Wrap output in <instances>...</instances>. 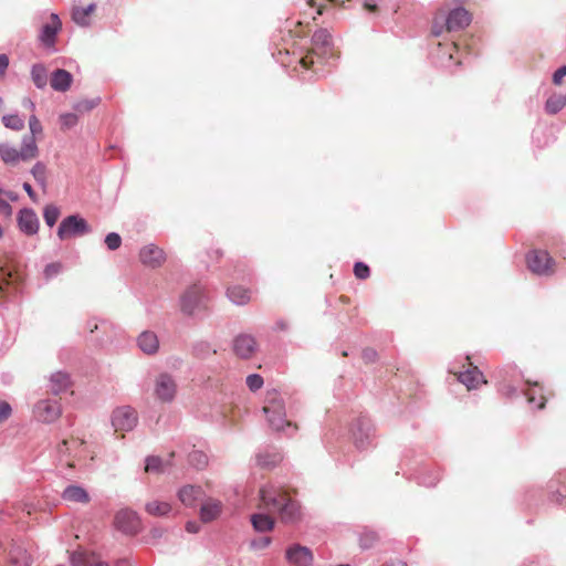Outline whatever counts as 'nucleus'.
Here are the masks:
<instances>
[{"mask_svg": "<svg viewBox=\"0 0 566 566\" xmlns=\"http://www.w3.org/2000/svg\"><path fill=\"white\" fill-rule=\"evenodd\" d=\"M18 224L22 232L32 235L38 232L39 219L33 210L22 209L18 216Z\"/></svg>", "mask_w": 566, "mask_h": 566, "instance_id": "nucleus-19", "label": "nucleus"}, {"mask_svg": "<svg viewBox=\"0 0 566 566\" xmlns=\"http://www.w3.org/2000/svg\"><path fill=\"white\" fill-rule=\"evenodd\" d=\"M3 193L12 201H15L18 199V196L12 191H3Z\"/></svg>", "mask_w": 566, "mask_h": 566, "instance_id": "nucleus-58", "label": "nucleus"}, {"mask_svg": "<svg viewBox=\"0 0 566 566\" xmlns=\"http://www.w3.org/2000/svg\"><path fill=\"white\" fill-rule=\"evenodd\" d=\"M93 566H109L107 563L104 562H97Z\"/></svg>", "mask_w": 566, "mask_h": 566, "instance_id": "nucleus-59", "label": "nucleus"}, {"mask_svg": "<svg viewBox=\"0 0 566 566\" xmlns=\"http://www.w3.org/2000/svg\"><path fill=\"white\" fill-rule=\"evenodd\" d=\"M281 461V455L277 453H261L256 457L258 465L261 468H271Z\"/></svg>", "mask_w": 566, "mask_h": 566, "instance_id": "nucleus-35", "label": "nucleus"}, {"mask_svg": "<svg viewBox=\"0 0 566 566\" xmlns=\"http://www.w3.org/2000/svg\"><path fill=\"white\" fill-rule=\"evenodd\" d=\"M186 530H187V532H189V533H197V532H198V530H199V526H198V524H197V523H195V522H188V523L186 524Z\"/></svg>", "mask_w": 566, "mask_h": 566, "instance_id": "nucleus-54", "label": "nucleus"}, {"mask_svg": "<svg viewBox=\"0 0 566 566\" xmlns=\"http://www.w3.org/2000/svg\"><path fill=\"white\" fill-rule=\"evenodd\" d=\"M470 22L471 14L463 8L452 10L447 17L443 11H439L433 20L432 33L438 36L443 30L459 31L468 27Z\"/></svg>", "mask_w": 566, "mask_h": 566, "instance_id": "nucleus-6", "label": "nucleus"}, {"mask_svg": "<svg viewBox=\"0 0 566 566\" xmlns=\"http://www.w3.org/2000/svg\"><path fill=\"white\" fill-rule=\"evenodd\" d=\"M177 392V385L174 378L168 374H160L154 386V395L163 402L171 401Z\"/></svg>", "mask_w": 566, "mask_h": 566, "instance_id": "nucleus-12", "label": "nucleus"}, {"mask_svg": "<svg viewBox=\"0 0 566 566\" xmlns=\"http://www.w3.org/2000/svg\"><path fill=\"white\" fill-rule=\"evenodd\" d=\"M247 385L250 390L256 391L263 386V378L258 374H252L247 377Z\"/></svg>", "mask_w": 566, "mask_h": 566, "instance_id": "nucleus-44", "label": "nucleus"}, {"mask_svg": "<svg viewBox=\"0 0 566 566\" xmlns=\"http://www.w3.org/2000/svg\"><path fill=\"white\" fill-rule=\"evenodd\" d=\"M323 9H324V7L319 6L318 9H317V14H322L323 13Z\"/></svg>", "mask_w": 566, "mask_h": 566, "instance_id": "nucleus-60", "label": "nucleus"}, {"mask_svg": "<svg viewBox=\"0 0 566 566\" xmlns=\"http://www.w3.org/2000/svg\"><path fill=\"white\" fill-rule=\"evenodd\" d=\"M189 462L190 464H192L193 467L198 468V469H202L205 468L207 464H208V457L205 452L202 451H199V450H193L190 454H189Z\"/></svg>", "mask_w": 566, "mask_h": 566, "instance_id": "nucleus-37", "label": "nucleus"}, {"mask_svg": "<svg viewBox=\"0 0 566 566\" xmlns=\"http://www.w3.org/2000/svg\"><path fill=\"white\" fill-rule=\"evenodd\" d=\"M382 566H407V564L403 560L395 559V560H391Z\"/></svg>", "mask_w": 566, "mask_h": 566, "instance_id": "nucleus-56", "label": "nucleus"}, {"mask_svg": "<svg viewBox=\"0 0 566 566\" xmlns=\"http://www.w3.org/2000/svg\"><path fill=\"white\" fill-rule=\"evenodd\" d=\"M31 77L38 88H43L48 83V70L43 64H34L31 70Z\"/></svg>", "mask_w": 566, "mask_h": 566, "instance_id": "nucleus-31", "label": "nucleus"}, {"mask_svg": "<svg viewBox=\"0 0 566 566\" xmlns=\"http://www.w3.org/2000/svg\"><path fill=\"white\" fill-rule=\"evenodd\" d=\"M137 423V413L129 406H123L113 411L112 424L116 433L124 438L125 432L130 431Z\"/></svg>", "mask_w": 566, "mask_h": 566, "instance_id": "nucleus-9", "label": "nucleus"}, {"mask_svg": "<svg viewBox=\"0 0 566 566\" xmlns=\"http://www.w3.org/2000/svg\"><path fill=\"white\" fill-rule=\"evenodd\" d=\"M270 543H271V538L270 537H262L259 541H254L252 545L256 549H262V548L268 547L270 545Z\"/></svg>", "mask_w": 566, "mask_h": 566, "instance_id": "nucleus-51", "label": "nucleus"}, {"mask_svg": "<svg viewBox=\"0 0 566 566\" xmlns=\"http://www.w3.org/2000/svg\"><path fill=\"white\" fill-rule=\"evenodd\" d=\"M12 413V408L7 401H0V423L6 421Z\"/></svg>", "mask_w": 566, "mask_h": 566, "instance_id": "nucleus-47", "label": "nucleus"}, {"mask_svg": "<svg viewBox=\"0 0 566 566\" xmlns=\"http://www.w3.org/2000/svg\"><path fill=\"white\" fill-rule=\"evenodd\" d=\"M179 500L187 506H192L202 496V490L199 486H184L179 491Z\"/></svg>", "mask_w": 566, "mask_h": 566, "instance_id": "nucleus-25", "label": "nucleus"}, {"mask_svg": "<svg viewBox=\"0 0 566 566\" xmlns=\"http://www.w3.org/2000/svg\"><path fill=\"white\" fill-rule=\"evenodd\" d=\"M62 499L66 502L87 504L91 501L88 492L80 485H69L62 493Z\"/></svg>", "mask_w": 566, "mask_h": 566, "instance_id": "nucleus-20", "label": "nucleus"}, {"mask_svg": "<svg viewBox=\"0 0 566 566\" xmlns=\"http://www.w3.org/2000/svg\"><path fill=\"white\" fill-rule=\"evenodd\" d=\"M507 394L509 395H513L514 394V389L513 388H509Z\"/></svg>", "mask_w": 566, "mask_h": 566, "instance_id": "nucleus-61", "label": "nucleus"}, {"mask_svg": "<svg viewBox=\"0 0 566 566\" xmlns=\"http://www.w3.org/2000/svg\"><path fill=\"white\" fill-rule=\"evenodd\" d=\"M222 511L220 501L209 499L201 505L200 517L203 522H211L216 520Z\"/></svg>", "mask_w": 566, "mask_h": 566, "instance_id": "nucleus-24", "label": "nucleus"}, {"mask_svg": "<svg viewBox=\"0 0 566 566\" xmlns=\"http://www.w3.org/2000/svg\"><path fill=\"white\" fill-rule=\"evenodd\" d=\"M233 350L241 358H250L256 350V342L251 335H238L233 340Z\"/></svg>", "mask_w": 566, "mask_h": 566, "instance_id": "nucleus-17", "label": "nucleus"}, {"mask_svg": "<svg viewBox=\"0 0 566 566\" xmlns=\"http://www.w3.org/2000/svg\"><path fill=\"white\" fill-rule=\"evenodd\" d=\"M29 128H30L31 134L28 137H33L35 139H36V136L41 135L43 132L41 122L34 114H32L29 118Z\"/></svg>", "mask_w": 566, "mask_h": 566, "instance_id": "nucleus-41", "label": "nucleus"}, {"mask_svg": "<svg viewBox=\"0 0 566 566\" xmlns=\"http://www.w3.org/2000/svg\"><path fill=\"white\" fill-rule=\"evenodd\" d=\"M95 4H90L87 8H74L72 11L73 21L81 25L86 27L90 23V15L94 12Z\"/></svg>", "mask_w": 566, "mask_h": 566, "instance_id": "nucleus-28", "label": "nucleus"}, {"mask_svg": "<svg viewBox=\"0 0 566 566\" xmlns=\"http://www.w3.org/2000/svg\"><path fill=\"white\" fill-rule=\"evenodd\" d=\"M78 122L77 115L74 113H65L60 115V123L62 129H70L74 127Z\"/></svg>", "mask_w": 566, "mask_h": 566, "instance_id": "nucleus-40", "label": "nucleus"}, {"mask_svg": "<svg viewBox=\"0 0 566 566\" xmlns=\"http://www.w3.org/2000/svg\"><path fill=\"white\" fill-rule=\"evenodd\" d=\"M526 263L530 271L537 275H552L555 273V261L545 250H532L526 255Z\"/></svg>", "mask_w": 566, "mask_h": 566, "instance_id": "nucleus-8", "label": "nucleus"}, {"mask_svg": "<svg viewBox=\"0 0 566 566\" xmlns=\"http://www.w3.org/2000/svg\"><path fill=\"white\" fill-rule=\"evenodd\" d=\"M526 399L530 403L536 405L537 409L545 407L546 398L543 396L542 388L537 384H534L525 391Z\"/></svg>", "mask_w": 566, "mask_h": 566, "instance_id": "nucleus-29", "label": "nucleus"}, {"mask_svg": "<svg viewBox=\"0 0 566 566\" xmlns=\"http://www.w3.org/2000/svg\"><path fill=\"white\" fill-rule=\"evenodd\" d=\"M139 260L144 265L159 268L166 261V254L163 249L155 244H147L139 252Z\"/></svg>", "mask_w": 566, "mask_h": 566, "instance_id": "nucleus-14", "label": "nucleus"}, {"mask_svg": "<svg viewBox=\"0 0 566 566\" xmlns=\"http://www.w3.org/2000/svg\"><path fill=\"white\" fill-rule=\"evenodd\" d=\"M361 357L366 364H370L377 359V353L373 348H366L363 350Z\"/></svg>", "mask_w": 566, "mask_h": 566, "instance_id": "nucleus-48", "label": "nucleus"}, {"mask_svg": "<svg viewBox=\"0 0 566 566\" xmlns=\"http://www.w3.org/2000/svg\"><path fill=\"white\" fill-rule=\"evenodd\" d=\"M145 510L150 515L164 516L170 512L171 506L167 502L151 501L146 504Z\"/></svg>", "mask_w": 566, "mask_h": 566, "instance_id": "nucleus-32", "label": "nucleus"}, {"mask_svg": "<svg viewBox=\"0 0 566 566\" xmlns=\"http://www.w3.org/2000/svg\"><path fill=\"white\" fill-rule=\"evenodd\" d=\"M31 174L32 176L34 177V179L36 180V182L43 188L45 189L46 187V166L41 163V161H38L31 169Z\"/></svg>", "mask_w": 566, "mask_h": 566, "instance_id": "nucleus-34", "label": "nucleus"}, {"mask_svg": "<svg viewBox=\"0 0 566 566\" xmlns=\"http://www.w3.org/2000/svg\"><path fill=\"white\" fill-rule=\"evenodd\" d=\"M354 274L357 279L365 280L369 276L370 271H369V268L367 264H365L363 262H357L354 265Z\"/></svg>", "mask_w": 566, "mask_h": 566, "instance_id": "nucleus-45", "label": "nucleus"}, {"mask_svg": "<svg viewBox=\"0 0 566 566\" xmlns=\"http://www.w3.org/2000/svg\"><path fill=\"white\" fill-rule=\"evenodd\" d=\"M228 297L238 305H245L251 301V292L241 285H235L228 289Z\"/></svg>", "mask_w": 566, "mask_h": 566, "instance_id": "nucleus-26", "label": "nucleus"}, {"mask_svg": "<svg viewBox=\"0 0 566 566\" xmlns=\"http://www.w3.org/2000/svg\"><path fill=\"white\" fill-rule=\"evenodd\" d=\"M60 214H61V211H60L59 207H56L54 205H48L44 208L43 218H44L45 223L50 228H52L56 223L57 219L60 218Z\"/></svg>", "mask_w": 566, "mask_h": 566, "instance_id": "nucleus-36", "label": "nucleus"}, {"mask_svg": "<svg viewBox=\"0 0 566 566\" xmlns=\"http://www.w3.org/2000/svg\"><path fill=\"white\" fill-rule=\"evenodd\" d=\"M333 55L332 34L326 29H318L312 36V46L307 53L298 59L302 67L310 70L315 64L314 56L318 60Z\"/></svg>", "mask_w": 566, "mask_h": 566, "instance_id": "nucleus-4", "label": "nucleus"}, {"mask_svg": "<svg viewBox=\"0 0 566 566\" xmlns=\"http://www.w3.org/2000/svg\"><path fill=\"white\" fill-rule=\"evenodd\" d=\"M114 525L118 531L134 535L140 530V520L136 512L123 509L116 513Z\"/></svg>", "mask_w": 566, "mask_h": 566, "instance_id": "nucleus-11", "label": "nucleus"}, {"mask_svg": "<svg viewBox=\"0 0 566 566\" xmlns=\"http://www.w3.org/2000/svg\"><path fill=\"white\" fill-rule=\"evenodd\" d=\"M137 343L139 348L147 355L157 353L159 348L158 337L154 332L150 331L143 332L138 336Z\"/></svg>", "mask_w": 566, "mask_h": 566, "instance_id": "nucleus-22", "label": "nucleus"}, {"mask_svg": "<svg viewBox=\"0 0 566 566\" xmlns=\"http://www.w3.org/2000/svg\"><path fill=\"white\" fill-rule=\"evenodd\" d=\"M62 270V264L60 262H53L45 266L44 275L46 279H51L57 275Z\"/></svg>", "mask_w": 566, "mask_h": 566, "instance_id": "nucleus-46", "label": "nucleus"}, {"mask_svg": "<svg viewBox=\"0 0 566 566\" xmlns=\"http://www.w3.org/2000/svg\"><path fill=\"white\" fill-rule=\"evenodd\" d=\"M11 270L2 264H0V297L9 285V279L11 277Z\"/></svg>", "mask_w": 566, "mask_h": 566, "instance_id": "nucleus-42", "label": "nucleus"}, {"mask_svg": "<svg viewBox=\"0 0 566 566\" xmlns=\"http://www.w3.org/2000/svg\"><path fill=\"white\" fill-rule=\"evenodd\" d=\"M29 565V562H28V558H25L23 565H20V566H28Z\"/></svg>", "mask_w": 566, "mask_h": 566, "instance_id": "nucleus-63", "label": "nucleus"}, {"mask_svg": "<svg viewBox=\"0 0 566 566\" xmlns=\"http://www.w3.org/2000/svg\"><path fill=\"white\" fill-rule=\"evenodd\" d=\"M9 66V57L7 54H0V78H3Z\"/></svg>", "mask_w": 566, "mask_h": 566, "instance_id": "nucleus-50", "label": "nucleus"}, {"mask_svg": "<svg viewBox=\"0 0 566 566\" xmlns=\"http://www.w3.org/2000/svg\"><path fill=\"white\" fill-rule=\"evenodd\" d=\"M364 8L368 11H371V12H376L377 11V6L376 4H370V3H365L364 4Z\"/></svg>", "mask_w": 566, "mask_h": 566, "instance_id": "nucleus-57", "label": "nucleus"}, {"mask_svg": "<svg viewBox=\"0 0 566 566\" xmlns=\"http://www.w3.org/2000/svg\"><path fill=\"white\" fill-rule=\"evenodd\" d=\"M458 376V380L465 385L468 390H472L478 388L482 384H486L483 374L479 370L476 366H473L471 361H469L465 370L455 374Z\"/></svg>", "mask_w": 566, "mask_h": 566, "instance_id": "nucleus-16", "label": "nucleus"}, {"mask_svg": "<svg viewBox=\"0 0 566 566\" xmlns=\"http://www.w3.org/2000/svg\"><path fill=\"white\" fill-rule=\"evenodd\" d=\"M23 105L30 109L32 113H34V109H35V105L34 103L30 99V98H24L23 99Z\"/></svg>", "mask_w": 566, "mask_h": 566, "instance_id": "nucleus-55", "label": "nucleus"}, {"mask_svg": "<svg viewBox=\"0 0 566 566\" xmlns=\"http://www.w3.org/2000/svg\"><path fill=\"white\" fill-rule=\"evenodd\" d=\"M565 105V102L562 97H549L547 101H546V105H545V108H546V112L549 113V114H556L557 112H559Z\"/></svg>", "mask_w": 566, "mask_h": 566, "instance_id": "nucleus-39", "label": "nucleus"}, {"mask_svg": "<svg viewBox=\"0 0 566 566\" xmlns=\"http://www.w3.org/2000/svg\"><path fill=\"white\" fill-rule=\"evenodd\" d=\"M85 109H90V108H93V105H85L83 106Z\"/></svg>", "mask_w": 566, "mask_h": 566, "instance_id": "nucleus-62", "label": "nucleus"}, {"mask_svg": "<svg viewBox=\"0 0 566 566\" xmlns=\"http://www.w3.org/2000/svg\"><path fill=\"white\" fill-rule=\"evenodd\" d=\"M23 189L25 190V192L28 193L30 199L35 202L36 201V195L34 192V190L32 189L31 185L29 182H24L23 184Z\"/></svg>", "mask_w": 566, "mask_h": 566, "instance_id": "nucleus-52", "label": "nucleus"}, {"mask_svg": "<svg viewBox=\"0 0 566 566\" xmlns=\"http://www.w3.org/2000/svg\"><path fill=\"white\" fill-rule=\"evenodd\" d=\"M91 231L92 229L84 218L72 214L61 221L57 229V237L61 241H65L73 237L85 235Z\"/></svg>", "mask_w": 566, "mask_h": 566, "instance_id": "nucleus-7", "label": "nucleus"}, {"mask_svg": "<svg viewBox=\"0 0 566 566\" xmlns=\"http://www.w3.org/2000/svg\"><path fill=\"white\" fill-rule=\"evenodd\" d=\"M1 120L9 129L19 132L24 128V120L15 114L4 115Z\"/></svg>", "mask_w": 566, "mask_h": 566, "instance_id": "nucleus-33", "label": "nucleus"}, {"mask_svg": "<svg viewBox=\"0 0 566 566\" xmlns=\"http://www.w3.org/2000/svg\"><path fill=\"white\" fill-rule=\"evenodd\" d=\"M260 507L277 513L283 523H296L301 520V506L286 491L274 485L260 490Z\"/></svg>", "mask_w": 566, "mask_h": 566, "instance_id": "nucleus-1", "label": "nucleus"}, {"mask_svg": "<svg viewBox=\"0 0 566 566\" xmlns=\"http://www.w3.org/2000/svg\"><path fill=\"white\" fill-rule=\"evenodd\" d=\"M39 156V147L33 137H23L21 148L18 149L8 143H0V159L10 167L20 163H29Z\"/></svg>", "mask_w": 566, "mask_h": 566, "instance_id": "nucleus-3", "label": "nucleus"}, {"mask_svg": "<svg viewBox=\"0 0 566 566\" xmlns=\"http://www.w3.org/2000/svg\"><path fill=\"white\" fill-rule=\"evenodd\" d=\"M370 427L368 422L363 420H357L352 429L353 438L355 443L359 447L364 444V441L369 437Z\"/></svg>", "mask_w": 566, "mask_h": 566, "instance_id": "nucleus-27", "label": "nucleus"}, {"mask_svg": "<svg viewBox=\"0 0 566 566\" xmlns=\"http://www.w3.org/2000/svg\"><path fill=\"white\" fill-rule=\"evenodd\" d=\"M72 84V75L62 69H59L52 73L51 86L54 91L66 92Z\"/></svg>", "mask_w": 566, "mask_h": 566, "instance_id": "nucleus-23", "label": "nucleus"}, {"mask_svg": "<svg viewBox=\"0 0 566 566\" xmlns=\"http://www.w3.org/2000/svg\"><path fill=\"white\" fill-rule=\"evenodd\" d=\"M145 471L148 473H160L164 471V462L158 457H149L146 460Z\"/></svg>", "mask_w": 566, "mask_h": 566, "instance_id": "nucleus-38", "label": "nucleus"}, {"mask_svg": "<svg viewBox=\"0 0 566 566\" xmlns=\"http://www.w3.org/2000/svg\"><path fill=\"white\" fill-rule=\"evenodd\" d=\"M290 53L289 51H285V52H282V51H279V56H277V60L283 64V65H289L290 64V61H287V57H289Z\"/></svg>", "mask_w": 566, "mask_h": 566, "instance_id": "nucleus-53", "label": "nucleus"}, {"mask_svg": "<svg viewBox=\"0 0 566 566\" xmlns=\"http://www.w3.org/2000/svg\"><path fill=\"white\" fill-rule=\"evenodd\" d=\"M71 379L69 374L63 371L53 373L50 377V391L53 395H60L71 388Z\"/></svg>", "mask_w": 566, "mask_h": 566, "instance_id": "nucleus-21", "label": "nucleus"}, {"mask_svg": "<svg viewBox=\"0 0 566 566\" xmlns=\"http://www.w3.org/2000/svg\"><path fill=\"white\" fill-rule=\"evenodd\" d=\"M566 76V65L559 67L557 71H555L553 75V82L556 85L562 84L563 77Z\"/></svg>", "mask_w": 566, "mask_h": 566, "instance_id": "nucleus-49", "label": "nucleus"}, {"mask_svg": "<svg viewBox=\"0 0 566 566\" xmlns=\"http://www.w3.org/2000/svg\"><path fill=\"white\" fill-rule=\"evenodd\" d=\"M263 411L273 430L280 431L285 427H293L295 430L298 429L296 423L286 420L284 401L277 391L273 390L266 394Z\"/></svg>", "mask_w": 566, "mask_h": 566, "instance_id": "nucleus-5", "label": "nucleus"}, {"mask_svg": "<svg viewBox=\"0 0 566 566\" xmlns=\"http://www.w3.org/2000/svg\"><path fill=\"white\" fill-rule=\"evenodd\" d=\"M285 557L294 566H310L313 563V554L306 546L295 544L287 548Z\"/></svg>", "mask_w": 566, "mask_h": 566, "instance_id": "nucleus-15", "label": "nucleus"}, {"mask_svg": "<svg viewBox=\"0 0 566 566\" xmlns=\"http://www.w3.org/2000/svg\"><path fill=\"white\" fill-rule=\"evenodd\" d=\"M62 28V22L57 14L52 13L50 15V21L45 23L42 28V32L40 34V40L43 44L51 46L55 42V36L57 32Z\"/></svg>", "mask_w": 566, "mask_h": 566, "instance_id": "nucleus-18", "label": "nucleus"}, {"mask_svg": "<svg viewBox=\"0 0 566 566\" xmlns=\"http://www.w3.org/2000/svg\"><path fill=\"white\" fill-rule=\"evenodd\" d=\"M251 522L253 527L259 532H268L274 527V520L265 514H253Z\"/></svg>", "mask_w": 566, "mask_h": 566, "instance_id": "nucleus-30", "label": "nucleus"}, {"mask_svg": "<svg viewBox=\"0 0 566 566\" xmlns=\"http://www.w3.org/2000/svg\"><path fill=\"white\" fill-rule=\"evenodd\" d=\"M203 289L200 285H192L181 295V311L187 315H192L197 310L203 306Z\"/></svg>", "mask_w": 566, "mask_h": 566, "instance_id": "nucleus-10", "label": "nucleus"}, {"mask_svg": "<svg viewBox=\"0 0 566 566\" xmlns=\"http://www.w3.org/2000/svg\"><path fill=\"white\" fill-rule=\"evenodd\" d=\"M34 416L42 422H53L61 416V406L57 400H40L34 407Z\"/></svg>", "mask_w": 566, "mask_h": 566, "instance_id": "nucleus-13", "label": "nucleus"}, {"mask_svg": "<svg viewBox=\"0 0 566 566\" xmlns=\"http://www.w3.org/2000/svg\"><path fill=\"white\" fill-rule=\"evenodd\" d=\"M57 454L60 463L70 469L76 468L77 464H82L87 459H94V454L88 450L86 442L74 437L64 439L57 446Z\"/></svg>", "mask_w": 566, "mask_h": 566, "instance_id": "nucleus-2", "label": "nucleus"}, {"mask_svg": "<svg viewBox=\"0 0 566 566\" xmlns=\"http://www.w3.org/2000/svg\"><path fill=\"white\" fill-rule=\"evenodd\" d=\"M105 244L112 251L117 250L122 244L120 235L115 232L108 233L105 238Z\"/></svg>", "mask_w": 566, "mask_h": 566, "instance_id": "nucleus-43", "label": "nucleus"}]
</instances>
